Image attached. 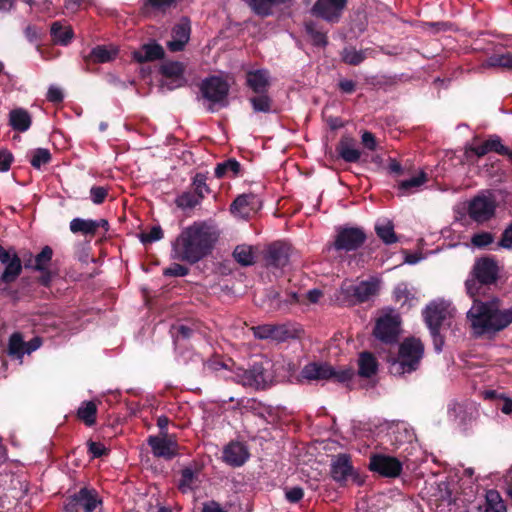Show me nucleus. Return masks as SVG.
Returning a JSON list of instances; mask_svg holds the SVG:
<instances>
[{"label":"nucleus","instance_id":"44","mask_svg":"<svg viewBox=\"0 0 512 512\" xmlns=\"http://www.w3.org/2000/svg\"><path fill=\"white\" fill-rule=\"evenodd\" d=\"M254 199V195L252 194H241L237 196L232 204L230 205V211L233 214L240 215H248L249 209L248 207L251 204V201Z\"/></svg>","mask_w":512,"mask_h":512},{"label":"nucleus","instance_id":"31","mask_svg":"<svg viewBox=\"0 0 512 512\" xmlns=\"http://www.w3.org/2000/svg\"><path fill=\"white\" fill-rule=\"evenodd\" d=\"M50 35L54 44L67 46L74 37V31L70 25L55 21L50 26Z\"/></svg>","mask_w":512,"mask_h":512},{"label":"nucleus","instance_id":"64","mask_svg":"<svg viewBox=\"0 0 512 512\" xmlns=\"http://www.w3.org/2000/svg\"><path fill=\"white\" fill-rule=\"evenodd\" d=\"M353 376H354V371L351 368H346V369H342L339 371H337L333 368L332 378H334L339 383H345V382L351 380L353 378Z\"/></svg>","mask_w":512,"mask_h":512},{"label":"nucleus","instance_id":"28","mask_svg":"<svg viewBox=\"0 0 512 512\" xmlns=\"http://www.w3.org/2000/svg\"><path fill=\"white\" fill-rule=\"evenodd\" d=\"M117 53V49H108L104 45H98L88 55L84 56L83 60L86 68L89 70L91 64L107 63L114 60Z\"/></svg>","mask_w":512,"mask_h":512},{"label":"nucleus","instance_id":"49","mask_svg":"<svg viewBox=\"0 0 512 512\" xmlns=\"http://www.w3.org/2000/svg\"><path fill=\"white\" fill-rule=\"evenodd\" d=\"M375 231L377 236L387 245L398 241V237L394 231V226L390 222L385 225H376Z\"/></svg>","mask_w":512,"mask_h":512},{"label":"nucleus","instance_id":"22","mask_svg":"<svg viewBox=\"0 0 512 512\" xmlns=\"http://www.w3.org/2000/svg\"><path fill=\"white\" fill-rule=\"evenodd\" d=\"M148 444L156 457L171 459L176 455L177 444L166 437L150 436Z\"/></svg>","mask_w":512,"mask_h":512},{"label":"nucleus","instance_id":"60","mask_svg":"<svg viewBox=\"0 0 512 512\" xmlns=\"http://www.w3.org/2000/svg\"><path fill=\"white\" fill-rule=\"evenodd\" d=\"M108 195V189L103 186H92L90 189L91 200L94 204H102Z\"/></svg>","mask_w":512,"mask_h":512},{"label":"nucleus","instance_id":"21","mask_svg":"<svg viewBox=\"0 0 512 512\" xmlns=\"http://www.w3.org/2000/svg\"><path fill=\"white\" fill-rule=\"evenodd\" d=\"M246 86L254 94L265 93L271 86L270 73L267 69L250 70L246 72Z\"/></svg>","mask_w":512,"mask_h":512},{"label":"nucleus","instance_id":"25","mask_svg":"<svg viewBox=\"0 0 512 512\" xmlns=\"http://www.w3.org/2000/svg\"><path fill=\"white\" fill-rule=\"evenodd\" d=\"M333 367L327 363L312 362L304 366L301 377L308 381L328 380L332 378Z\"/></svg>","mask_w":512,"mask_h":512},{"label":"nucleus","instance_id":"40","mask_svg":"<svg viewBox=\"0 0 512 512\" xmlns=\"http://www.w3.org/2000/svg\"><path fill=\"white\" fill-rule=\"evenodd\" d=\"M181 0H143L141 10L143 13L150 11L166 13L172 8H176Z\"/></svg>","mask_w":512,"mask_h":512},{"label":"nucleus","instance_id":"32","mask_svg":"<svg viewBox=\"0 0 512 512\" xmlns=\"http://www.w3.org/2000/svg\"><path fill=\"white\" fill-rule=\"evenodd\" d=\"M254 113H273L276 112L274 109V101L268 92L256 93L255 96L249 98Z\"/></svg>","mask_w":512,"mask_h":512},{"label":"nucleus","instance_id":"27","mask_svg":"<svg viewBox=\"0 0 512 512\" xmlns=\"http://www.w3.org/2000/svg\"><path fill=\"white\" fill-rule=\"evenodd\" d=\"M510 322H471L472 334L477 338H493L499 331L504 330Z\"/></svg>","mask_w":512,"mask_h":512},{"label":"nucleus","instance_id":"45","mask_svg":"<svg viewBox=\"0 0 512 512\" xmlns=\"http://www.w3.org/2000/svg\"><path fill=\"white\" fill-rule=\"evenodd\" d=\"M201 200L195 195L192 190L184 191L175 199L178 208L182 210L193 209L201 204Z\"/></svg>","mask_w":512,"mask_h":512},{"label":"nucleus","instance_id":"1","mask_svg":"<svg viewBox=\"0 0 512 512\" xmlns=\"http://www.w3.org/2000/svg\"><path fill=\"white\" fill-rule=\"evenodd\" d=\"M218 237L213 226L204 221L194 222L172 242V257L193 265L212 253Z\"/></svg>","mask_w":512,"mask_h":512},{"label":"nucleus","instance_id":"19","mask_svg":"<svg viewBox=\"0 0 512 512\" xmlns=\"http://www.w3.org/2000/svg\"><path fill=\"white\" fill-rule=\"evenodd\" d=\"M165 57L164 48L155 40H150L132 52V58L138 63L153 62L162 60Z\"/></svg>","mask_w":512,"mask_h":512},{"label":"nucleus","instance_id":"35","mask_svg":"<svg viewBox=\"0 0 512 512\" xmlns=\"http://www.w3.org/2000/svg\"><path fill=\"white\" fill-rule=\"evenodd\" d=\"M394 300L400 304V309L408 311L412 306L413 302L416 301L414 294L408 289L406 283H399L393 291Z\"/></svg>","mask_w":512,"mask_h":512},{"label":"nucleus","instance_id":"8","mask_svg":"<svg viewBox=\"0 0 512 512\" xmlns=\"http://www.w3.org/2000/svg\"><path fill=\"white\" fill-rule=\"evenodd\" d=\"M366 233L360 227H339L333 242L337 251H355L366 241Z\"/></svg>","mask_w":512,"mask_h":512},{"label":"nucleus","instance_id":"13","mask_svg":"<svg viewBox=\"0 0 512 512\" xmlns=\"http://www.w3.org/2000/svg\"><path fill=\"white\" fill-rule=\"evenodd\" d=\"M369 469L383 477L395 478L402 472V463L393 456L375 454L370 457Z\"/></svg>","mask_w":512,"mask_h":512},{"label":"nucleus","instance_id":"24","mask_svg":"<svg viewBox=\"0 0 512 512\" xmlns=\"http://www.w3.org/2000/svg\"><path fill=\"white\" fill-rule=\"evenodd\" d=\"M249 453L240 442L229 443L223 451V459L231 466L239 467L248 459Z\"/></svg>","mask_w":512,"mask_h":512},{"label":"nucleus","instance_id":"9","mask_svg":"<svg viewBox=\"0 0 512 512\" xmlns=\"http://www.w3.org/2000/svg\"><path fill=\"white\" fill-rule=\"evenodd\" d=\"M292 246L284 241H274L263 252L265 266L269 269H282L289 264Z\"/></svg>","mask_w":512,"mask_h":512},{"label":"nucleus","instance_id":"6","mask_svg":"<svg viewBox=\"0 0 512 512\" xmlns=\"http://www.w3.org/2000/svg\"><path fill=\"white\" fill-rule=\"evenodd\" d=\"M467 320H512V309L501 311L500 301L495 297L485 302L474 299Z\"/></svg>","mask_w":512,"mask_h":512},{"label":"nucleus","instance_id":"17","mask_svg":"<svg viewBox=\"0 0 512 512\" xmlns=\"http://www.w3.org/2000/svg\"><path fill=\"white\" fill-rule=\"evenodd\" d=\"M252 330L254 331L255 336L260 339L270 338L281 342L295 337L294 331L289 330L284 323H264L256 327H252Z\"/></svg>","mask_w":512,"mask_h":512},{"label":"nucleus","instance_id":"29","mask_svg":"<svg viewBox=\"0 0 512 512\" xmlns=\"http://www.w3.org/2000/svg\"><path fill=\"white\" fill-rule=\"evenodd\" d=\"M357 365V373L362 378H371L378 372L377 358L371 352L363 351L359 353Z\"/></svg>","mask_w":512,"mask_h":512},{"label":"nucleus","instance_id":"57","mask_svg":"<svg viewBox=\"0 0 512 512\" xmlns=\"http://www.w3.org/2000/svg\"><path fill=\"white\" fill-rule=\"evenodd\" d=\"M192 329L185 325L173 324L170 328V333L174 338L175 343L181 339H188L192 335Z\"/></svg>","mask_w":512,"mask_h":512},{"label":"nucleus","instance_id":"52","mask_svg":"<svg viewBox=\"0 0 512 512\" xmlns=\"http://www.w3.org/2000/svg\"><path fill=\"white\" fill-rule=\"evenodd\" d=\"M366 56L363 51H357L354 48H345L342 52V60L349 65H359L365 60Z\"/></svg>","mask_w":512,"mask_h":512},{"label":"nucleus","instance_id":"59","mask_svg":"<svg viewBox=\"0 0 512 512\" xmlns=\"http://www.w3.org/2000/svg\"><path fill=\"white\" fill-rule=\"evenodd\" d=\"M489 152L488 145L486 141H484L480 145L471 146L466 149L465 155L468 161L473 162L472 156H476L478 158L485 156Z\"/></svg>","mask_w":512,"mask_h":512},{"label":"nucleus","instance_id":"7","mask_svg":"<svg viewBox=\"0 0 512 512\" xmlns=\"http://www.w3.org/2000/svg\"><path fill=\"white\" fill-rule=\"evenodd\" d=\"M348 0H316L311 7V14L333 25L340 22L347 7Z\"/></svg>","mask_w":512,"mask_h":512},{"label":"nucleus","instance_id":"46","mask_svg":"<svg viewBox=\"0 0 512 512\" xmlns=\"http://www.w3.org/2000/svg\"><path fill=\"white\" fill-rule=\"evenodd\" d=\"M53 249L46 245L42 250L35 256L33 270L44 271L49 268L52 261Z\"/></svg>","mask_w":512,"mask_h":512},{"label":"nucleus","instance_id":"62","mask_svg":"<svg viewBox=\"0 0 512 512\" xmlns=\"http://www.w3.org/2000/svg\"><path fill=\"white\" fill-rule=\"evenodd\" d=\"M13 160L14 156L9 150H0V172H7L10 169Z\"/></svg>","mask_w":512,"mask_h":512},{"label":"nucleus","instance_id":"36","mask_svg":"<svg viewBox=\"0 0 512 512\" xmlns=\"http://www.w3.org/2000/svg\"><path fill=\"white\" fill-rule=\"evenodd\" d=\"M250 10L262 18L268 17L273 13V7L282 4L280 0H244Z\"/></svg>","mask_w":512,"mask_h":512},{"label":"nucleus","instance_id":"55","mask_svg":"<svg viewBox=\"0 0 512 512\" xmlns=\"http://www.w3.org/2000/svg\"><path fill=\"white\" fill-rule=\"evenodd\" d=\"M163 237H164V233H163L161 226H159V225L153 226V227H151L149 232H141L139 235L140 241L144 245L159 241Z\"/></svg>","mask_w":512,"mask_h":512},{"label":"nucleus","instance_id":"47","mask_svg":"<svg viewBox=\"0 0 512 512\" xmlns=\"http://www.w3.org/2000/svg\"><path fill=\"white\" fill-rule=\"evenodd\" d=\"M240 170V163L236 159L231 158L222 163H218L215 168L214 174L217 178L220 179L223 178L229 171L232 172L233 176H237Z\"/></svg>","mask_w":512,"mask_h":512},{"label":"nucleus","instance_id":"61","mask_svg":"<svg viewBox=\"0 0 512 512\" xmlns=\"http://www.w3.org/2000/svg\"><path fill=\"white\" fill-rule=\"evenodd\" d=\"M401 313L392 307H385L380 311V314L374 320H400Z\"/></svg>","mask_w":512,"mask_h":512},{"label":"nucleus","instance_id":"11","mask_svg":"<svg viewBox=\"0 0 512 512\" xmlns=\"http://www.w3.org/2000/svg\"><path fill=\"white\" fill-rule=\"evenodd\" d=\"M186 65L179 61H164L159 68L160 74L165 78L161 83L162 87L172 91L186 85L187 79L185 78Z\"/></svg>","mask_w":512,"mask_h":512},{"label":"nucleus","instance_id":"38","mask_svg":"<svg viewBox=\"0 0 512 512\" xmlns=\"http://www.w3.org/2000/svg\"><path fill=\"white\" fill-rule=\"evenodd\" d=\"M428 181V176L424 171H421L417 176L410 179L398 182L397 188L401 195H409L414 193L419 187Z\"/></svg>","mask_w":512,"mask_h":512},{"label":"nucleus","instance_id":"30","mask_svg":"<svg viewBox=\"0 0 512 512\" xmlns=\"http://www.w3.org/2000/svg\"><path fill=\"white\" fill-rule=\"evenodd\" d=\"M9 125L14 131L26 132L32 125V117L24 108L12 109L9 112Z\"/></svg>","mask_w":512,"mask_h":512},{"label":"nucleus","instance_id":"39","mask_svg":"<svg viewBox=\"0 0 512 512\" xmlns=\"http://www.w3.org/2000/svg\"><path fill=\"white\" fill-rule=\"evenodd\" d=\"M483 512H507L505 502L497 490L486 492Z\"/></svg>","mask_w":512,"mask_h":512},{"label":"nucleus","instance_id":"37","mask_svg":"<svg viewBox=\"0 0 512 512\" xmlns=\"http://www.w3.org/2000/svg\"><path fill=\"white\" fill-rule=\"evenodd\" d=\"M70 230L74 234L94 237L97 233V224L92 219L74 218L70 221Z\"/></svg>","mask_w":512,"mask_h":512},{"label":"nucleus","instance_id":"42","mask_svg":"<svg viewBox=\"0 0 512 512\" xmlns=\"http://www.w3.org/2000/svg\"><path fill=\"white\" fill-rule=\"evenodd\" d=\"M233 257L242 266H250L254 264V253L252 246L238 245L233 251Z\"/></svg>","mask_w":512,"mask_h":512},{"label":"nucleus","instance_id":"43","mask_svg":"<svg viewBox=\"0 0 512 512\" xmlns=\"http://www.w3.org/2000/svg\"><path fill=\"white\" fill-rule=\"evenodd\" d=\"M206 181L207 176L203 173H196L192 179V191L201 201H203L206 195L211 193V189L207 185Z\"/></svg>","mask_w":512,"mask_h":512},{"label":"nucleus","instance_id":"53","mask_svg":"<svg viewBox=\"0 0 512 512\" xmlns=\"http://www.w3.org/2000/svg\"><path fill=\"white\" fill-rule=\"evenodd\" d=\"M449 414L458 421L459 425L465 426L472 419V413H468L463 405L455 404L449 409Z\"/></svg>","mask_w":512,"mask_h":512},{"label":"nucleus","instance_id":"20","mask_svg":"<svg viewBox=\"0 0 512 512\" xmlns=\"http://www.w3.org/2000/svg\"><path fill=\"white\" fill-rule=\"evenodd\" d=\"M400 324L401 322H376L373 335L382 343L394 344L402 334Z\"/></svg>","mask_w":512,"mask_h":512},{"label":"nucleus","instance_id":"2","mask_svg":"<svg viewBox=\"0 0 512 512\" xmlns=\"http://www.w3.org/2000/svg\"><path fill=\"white\" fill-rule=\"evenodd\" d=\"M424 355V345L420 339L406 338L399 346L398 359H394L390 365L392 374H405L416 371L419 368Z\"/></svg>","mask_w":512,"mask_h":512},{"label":"nucleus","instance_id":"63","mask_svg":"<svg viewBox=\"0 0 512 512\" xmlns=\"http://www.w3.org/2000/svg\"><path fill=\"white\" fill-rule=\"evenodd\" d=\"M498 246L512 250V223L502 232Z\"/></svg>","mask_w":512,"mask_h":512},{"label":"nucleus","instance_id":"26","mask_svg":"<svg viewBox=\"0 0 512 512\" xmlns=\"http://www.w3.org/2000/svg\"><path fill=\"white\" fill-rule=\"evenodd\" d=\"M304 29L313 46L324 48L328 45V31L324 29L322 24L314 20H308L304 23Z\"/></svg>","mask_w":512,"mask_h":512},{"label":"nucleus","instance_id":"14","mask_svg":"<svg viewBox=\"0 0 512 512\" xmlns=\"http://www.w3.org/2000/svg\"><path fill=\"white\" fill-rule=\"evenodd\" d=\"M456 308L445 299L432 300L422 311L423 320H451L456 317Z\"/></svg>","mask_w":512,"mask_h":512},{"label":"nucleus","instance_id":"58","mask_svg":"<svg viewBox=\"0 0 512 512\" xmlns=\"http://www.w3.org/2000/svg\"><path fill=\"white\" fill-rule=\"evenodd\" d=\"M188 274L189 268L179 263H173L163 271V275L167 277H183Z\"/></svg>","mask_w":512,"mask_h":512},{"label":"nucleus","instance_id":"12","mask_svg":"<svg viewBox=\"0 0 512 512\" xmlns=\"http://www.w3.org/2000/svg\"><path fill=\"white\" fill-rule=\"evenodd\" d=\"M101 503L95 490L82 488L78 493L68 498L65 504L66 512H93Z\"/></svg>","mask_w":512,"mask_h":512},{"label":"nucleus","instance_id":"15","mask_svg":"<svg viewBox=\"0 0 512 512\" xmlns=\"http://www.w3.org/2000/svg\"><path fill=\"white\" fill-rule=\"evenodd\" d=\"M495 208V203L490 198L476 196L469 203L468 215L472 220L483 223L494 216Z\"/></svg>","mask_w":512,"mask_h":512},{"label":"nucleus","instance_id":"56","mask_svg":"<svg viewBox=\"0 0 512 512\" xmlns=\"http://www.w3.org/2000/svg\"><path fill=\"white\" fill-rule=\"evenodd\" d=\"M494 242V235L490 232L475 233L471 238V243L477 248H486Z\"/></svg>","mask_w":512,"mask_h":512},{"label":"nucleus","instance_id":"54","mask_svg":"<svg viewBox=\"0 0 512 512\" xmlns=\"http://www.w3.org/2000/svg\"><path fill=\"white\" fill-rule=\"evenodd\" d=\"M488 145L489 152H495L502 156H508L510 148L502 144V140L498 135H492L485 140Z\"/></svg>","mask_w":512,"mask_h":512},{"label":"nucleus","instance_id":"33","mask_svg":"<svg viewBox=\"0 0 512 512\" xmlns=\"http://www.w3.org/2000/svg\"><path fill=\"white\" fill-rule=\"evenodd\" d=\"M4 265L5 268L0 275V281L4 284H11L15 282L22 273V261L19 255H14L12 260Z\"/></svg>","mask_w":512,"mask_h":512},{"label":"nucleus","instance_id":"48","mask_svg":"<svg viewBox=\"0 0 512 512\" xmlns=\"http://www.w3.org/2000/svg\"><path fill=\"white\" fill-rule=\"evenodd\" d=\"M32 156L30 164L35 169H41L43 165H47L52 160V155L47 148H36L31 152Z\"/></svg>","mask_w":512,"mask_h":512},{"label":"nucleus","instance_id":"3","mask_svg":"<svg viewBox=\"0 0 512 512\" xmlns=\"http://www.w3.org/2000/svg\"><path fill=\"white\" fill-rule=\"evenodd\" d=\"M471 273L473 279L466 280L465 287L467 293L474 300L479 294L481 286L496 283L499 276V267L492 257H482L475 262Z\"/></svg>","mask_w":512,"mask_h":512},{"label":"nucleus","instance_id":"41","mask_svg":"<svg viewBox=\"0 0 512 512\" xmlns=\"http://www.w3.org/2000/svg\"><path fill=\"white\" fill-rule=\"evenodd\" d=\"M8 355L17 359H22L25 354V341L19 332H14L8 343Z\"/></svg>","mask_w":512,"mask_h":512},{"label":"nucleus","instance_id":"23","mask_svg":"<svg viewBox=\"0 0 512 512\" xmlns=\"http://www.w3.org/2000/svg\"><path fill=\"white\" fill-rule=\"evenodd\" d=\"M335 150L338 156L347 163H357L360 160L361 152L356 148L355 139L350 136H342Z\"/></svg>","mask_w":512,"mask_h":512},{"label":"nucleus","instance_id":"5","mask_svg":"<svg viewBox=\"0 0 512 512\" xmlns=\"http://www.w3.org/2000/svg\"><path fill=\"white\" fill-rule=\"evenodd\" d=\"M271 367V362L265 360L254 363L250 369H239L236 374L237 382L254 389H266L274 382Z\"/></svg>","mask_w":512,"mask_h":512},{"label":"nucleus","instance_id":"4","mask_svg":"<svg viewBox=\"0 0 512 512\" xmlns=\"http://www.w3.org/2000/svg\"><path fill=\"white\" fill-rule=\"evenodd\" d=\"M201 97L209 102L207 110L215 112L218 108L227 107L229 83L221 76L211 75L203 79L199 85Z\"/></svg>","mask_w":512,"mask_h":512},{"label":"nucleus","instance_id":"51","mask_svg":"<svg viewBox=\"0 0 512 512\" xmlns=\"http://www.w3.org/2000/svg\"><path fill=\"white\" fill-rule=\"evenodd\" d=\"M487 67H502L512 69V53L496 54L488 58Z\"/></svg>","mask_w":512,"mask_h":512},{"label":"nucleus","instance_id":"34","mask_svg":"<svg viewBox=\"0 0 512 512\" xmlns=\"http://www.w3.org/2000/svg\"><path fill=\"white\" fill-rule=\"evenodd\" d=\"M433 338V345L436 352H441L444 346L445 333L450 329V322H427Z\"/></svg>","mask_w":512,"mask_h":512},{"label":"nucleus","instance_id":"16","mask_svg":"<svg viewBox=\"0 0 512 512\" xmlns=\"http://www.w3.org/2000/svg\"><path fill=\"white\" fill-rule=\"evenodd\" d=\"M172 40L167 42L170 52H181L190 40L191 23L188 17H182L172 28Z\"/></svg>","mask_w":512,"mask_h":512},{"label":"nucleus","instance_id":"10","mask_svg":"<svg viewBox=\"0 0 512 512\" xmlns=\"http://www.w3.org/2000/svg\"><path fill=\"white\" fill-rule=\"evenodd\" d=\"M378 288L379 286L376 280L361 281L357 284L344 282L341 286V292L348 301L352 303H363L376 295Z\"/></svg>","mask_w":512,"mask_h":512},{"label":"nucleus","instance_id":"18","mask_svg":"<svg viewBox=\"0 0 512 512\" xmlns=\"http://www.w3.org/2000/svg\"><path fill=\"white\" fill-rule=\"evenodd\" d=\"M331 476L340 484H345L351 477L357 481V476L351 464V457L348 454H338L331 464Z\"/></svg>","mask_w":512,"mask_h":512},{"label":"nucleus","instance_id":"50","mask_svg":"<svg viewBox=\"0 0 512 512\" xmlns=\"http://www.w3.org/2000/svg\"><path fill=\"white\" fill-rule=\"evenodd\" d=\"M97 407L93 402H87L85 406L80 407L78 410V417L88 426H91L96 421Z\"/></svg>","mask_w":512,"mask_h":512}]
</instances>
